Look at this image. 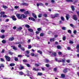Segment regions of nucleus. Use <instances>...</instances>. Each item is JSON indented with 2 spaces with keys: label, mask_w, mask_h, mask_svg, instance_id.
<instances>
[{
  "label": "nucleus",
  "mask_w": 79,
  "mask_h": 79,
  "mask_svg": "<svg viewBox=\"0 0 79 79\" xmlns=\"http://www.w3.org/2000/svg\"><path fill=\"white\" fill-rule=\"evenodd\" d=\"M77 32V31L76 30H75L73 31V33L74 34H76V33Z\"/></svg>",
  "instance_id": "obj_56"
},
{
  "label": "nucleus",
  "mask_w": 79,
  "mask_h": 79,
  "mask_svg": "<svg viewBox=\"0 0 79 79\" xmlns=\"http://www.w3.org/2000/svg\"><path fill=\"white\" fill-rule=\"evenodd\" d=\"M73 19L75 21H77V20H78V18H77V17L76 15H73Z\"/></svg>",
  "instance_id": "obj_1"
},
{
  "label": "nucleus",
  "mask_w": 79,
  "mask_h": 79,
  "mask_svg": "<svg viewBox=\"0 0 79 79\" xmlns=\"http://www.w3.org/2000/svg\"><path fill=\"white\" fill-rule=\"evenodd\" d=\"M5 13L4 12H1L0 13V14L1 15H4L5 14Z\"/></svg>",
  "instance_id": "obj_40"
},
{
  "label": "nucleus",
  "mask_w": 79,
  "mask_h": 79,
  "mask_svg": "<svg viewBox=\"0 0 79 79\" xmlns=\"http://www.w3.org/2000/svg\"><path fill=\"white\" fill-rule=\"evenodd\" d=\"M3 8H4L5 9H6V8H8V7L6 6H3Z\"/></svg>",
  "instance_id": "obj_36"
},
{
  "label": "nucleus",
  "mask_w": 79,
  "mask_h": 79,
  "mask_svg": "<svg viewBox=\"0 0 79 79\" xmlns=\"http://www.w3.org/2000/svg\"><path fill=\"white\" fill-rule=\"evenodd\" d=\"M11 47L14 50H17V48L15 47V46H11Z\"/></svg>",
  "instance_id": "obj_8"
},
{
  "label": "nucleus",
  "mask_w": 79,
  "mask_h": 79,
  "mask_svg": "<svg viewBox=\"0 0 79 79\" xmlns=\"http://www.w3.org/2000/svg\"><path fill=\"white\" fill-rule=\"evenodd\" d=\"M25 27H27V28H29L30 27L29 25L27 24L25 25Z\"/></svg>",
  "instance_id": "obj_16"
},
{
  "label": "nucleus",
  "mask_w": 79,
  "mask_h": 79,
  "mask_svg": "<svg viewBox=\"0 0 79 79\" xmlns=\"http://www.w3.org/2000/svg\"><path fill=\"white\" fill-rule=\"evenodd\" d=\"M20 67H19V69H20V70H21L22 69H24V67H23V65L20 64Z\"/></svg>",
  "instance_id": "obj_7"
},
{
  "label": "nucleus",
  "mask_w": 79,
  "mask_h": 79,
  "mask_svg": "<svg viewBox=\"0 0 79 79\" xmlns=\"http://www.w3.org/2000/svg\"><path fill=\"white\" fill-rule=\"evenodd\" d=\"M44 34L43 33H41L40 34V36L41 37H42V36H44Z\"/></svg>",
  "instance_id": "obj_34"
},
{
  "label": "nucleus",
  "mask_w": 79,
  "mask_h": 79,
  "mask_svg": "<svg viewBox=\"0 0 79 79\" xmlns=\"http://www.w3.org/2000/svg\"><path fill=\"white\" fill-rule=\"evenodd\" d=\"M69 15H66V19L67 20H68L69 19Z\"/></svg>",
  "instance_id": "obj_14"
},
{
  "label": "nucleus",
  "mask_w": 79,
  "mask_h": 79,
  "mask_svg": "<svg viewBox=\"0 0 79 79\" xmlns=\"http://www.w3.org/2000/svg\"><path fill=\"white\" fill-rule=\"evenodd\" d=\"M66 62H67V63H69L70 62V60H67Z\"/></svg>",
  "instance_id": "obj_62"
},
{
  "label": "nucleus",
  "mask_w": 79,
  "mask_h": 79,
  "mask_svg": "<svg viewBox=\"0 0 79 79\" xmlns=\"http://www.w3.org/2000/svg\"><path fill=\"white\" fill-rule=\"evenodd\" d=\"M31 20H32V21H35V19L33 17L31 18Z\"/></svg>",
  "instance_id": "obj_23"
},
{
  "label": "nucleus",
  "mask_w": 79,
  "mask_h": 79,
  "mask_svg": "<svg viewBox=\"0 0 79 79\" xmlns=\"http://www.w3.org/2000/svg\"><path fill=\"white\" fill-rule=\"evenodd\" d=\"M5 57L8 61H10V57L9 56H5Z\"/></svg>",
  "instance_id": "obj_2"
},
{
  "label": "nucleus",
  "mask_w": 79,
  "mask_h": 79,
  "mask_svg": "<svg viewBox=\"0 0 79 79\" xmlns=\"http://www.w3.org/2000/svg\"><path fill=\"white\" fill-rule=\"evenodd\" d=\"M18 8H19V6H15V8L17 9Z\"/></svg>",
  "instance_id": "obj_63"
},
{
  "label": "nucleus",
  "mask_w": 79,
  "mask_h": 79,
  "mask_svg": "<svg viewBox=\"0 0 79 79\" xmlns=\"http://www.w3.org/2000/svg\"><path fill=\"white\" fill-rule=\"evenodd\" d=\"M55 60H56V61H58L59 63H60V62H61V60H58L57 58H55Z\"/></svg>",
  "instance_id": "obj_17"
},
{
  "label": "nucleus",
  "mask_w": 79,
  "mask_h": 79,
  "mask_svg": "<svg viewBox=\"0 0 79 79\" xmlns=\"http://www.w3.org/2000/svg\"><path fill=\"white\" fill-rule=\"evenodd\" d=\"M1 61H5V60H3V58L1 59Z\"/></svg>",
  "instance_id": "obj_58"
},
{
  "label": "nucleus",
  "mask_w": 79,
  "mask_h": 79,
  "mask_svg": "<svg viewBox=\"0 0 79 79\" xmlns=\"http://www.w3.org/2000/svg\"><path fill=\"white\" fill-rule=\"evenodd\" d=\"M57 47L58 49H61V46L60 45L57 46Z\"/></svg>",
  "instance_id": "obj_29"
},
{
  "label": "nucleus",
  "mask_w": 79,
  "mask_h": 79,
  "mask_svg": "<svg viewBox=\"0 0 79 79\" xmlns=\"http://www.w3.org/2000/svg\"><path fill=\"white\" fill-rule=\"evenodd\" d=\"M54 40H55V39L54 38L51 39L50 40V41H51V42H53Z\"/></svg>",
  "instance_id": "obj_28"
},
{
  "label": "nucleus",
  "mask_w": 79,
  "mask_h": 79,
  "mask_svg": "<svg viewBox=\"0 0 79 79\" xmlns=\"http://www.w3.org/2000/svg\"><path fill=\"white\" fill-rule=\"evenodd\" d=\"M59 14H56L55 15V17H58V16H59Z\"/></svg>",
  "instance_id": "obj_43"
},
{
  "label": "nucleus",
  "mask_w": 79,
  "mask_h": 79,
  "mask_svg": "<svg viewBox=\"0 0 79 79\" xmlns=\"http://www.w3.org/2000/svg\"><path fill=\"white\" fill-rule=\"evenodd\" d=\"M28 31H29V32H33V30H32V29H31L30 28L28 29Z\"/></svg>",
  "instance_id": "obj_13"
},
{
  "label": "nucleus",
  "mask_w": 79,
  "mask_h": 79,
  "mask_svg": "<svg viewBox=\"0 0 79 79\" xmlns=\"http://www.w3.org/2000/svg\"><path fill=\"white\" fill-rule=\"evenodd\" d=\"M15 61H18V59L17 58V57H15Z\"/></svg>",
  "instance_id": "obj_51"
},
{
  "label": "nucleus",
  "mask_w": 79,
  "mask_h": 79,
  "mask_svg": "<svg viewBox=\"0 0 79 79\" xmlns=\"http://www.w3.org/2000/svg\"><path fill=\"white\" fill-rule=\"evenodd\" d=\"M1 38L2 39H4L5 38V35H2L1 36Z\"/></svg>",
  "instance_id": "obj_37"
},
{
  "label": "nucleus",
  "mask_w": 79,
  "mask_h": 79,
  "mask_svg": "<svg viewBox=\"0 0 79 79\" xmlns=\"http://www.w3.org/2000/svg\"><path fill=\"white\" fill-rule=\"evenodd\" d=\"M27 75H29V74H30V73H31V72L29 71H27Z\"/></svg>",
  "instance_id": "obj_45"
},
{
  "label": "nucleus",
  "mask_w": 79,
  "mask_h": 79,
  "mask_svg": "<svg viewBox=\"0 0 79 79\" xmlns=\"http://www.w3.org/2000/svg\"><path fill=\"white\" fill-rule=\"evenodd\" d=\"M2 42L3 44H5V43H6V41L5 40H3L2 41Z\"/></svg>",
  "instance_id": "obj_32"
},
{
  "label": "nucleus",
  "mask_w": 79,
  "mask_h": 79,
  "mask_svg": "<svg viewBox=\"0 0 79 79\" xmlns=\"http://www.w3.org/2000/svg\"><path fill=\"white\" fill-rule=\"evenodd\" d=\"M32 16H33L34 18H35V19H37V16H36V15H35V14L33 13H32Z\"/></svg>",
  "instance_id": "obj_10"
},
{
  "label": "nucleus",
  "mask_w": 79,
  "mask_h": 79,
  "mask_svg": "<svg viewBox=\"0 0 79 79\" xmlns=\"http://www.w3.org/2000/svg\"><path fill=\"white\" fill-rule=\"evenodd\" d=\"M33 70H34V71H39V69H35V68H33Z\"/></svg>",
  "instance_id": "obj_20"
},
{
  "label": "nucleus",
  "mask_w": 79,
  "mask_h": 79,
  "mask_svg": "<svg viewBox=\"0 0 79 79\" xmlns=\"http://www.w3.org/2000/svg\"><path fill=\"white\" fill-rule=\"evenodd\" d=\"M1 32L2 33H4V32H5V30H1Z\"/></svg>",
  "instance_id": "obj_49"
},
{
  "label": "nucleus",
  "mask_w": 79,
  "mask_h": 79,
  "mask_svg": "<svg viewBox=\"0 0 79 79\" xmlns=\"http://www.w3.org/2000/svg\"><path fill=\"white\" fill-rule=\"evenodd\" d=\"M58 54L60 55H61L62 54V53L61 52H59L58 53Z\"/></svg>",
  "instance_id": "obj_35"
},
{
  "label": "nucleus",
  "mask_w": 79,
  "mask_h": 79,
  "mask_svg": "<svg viewBox=\"0 0 79 79\" xmlns=\"http://www.w3.org/2000/svg\"><path fill=\"white\" fill-rule=\"evenodd\" d=\"M36 39H37V40H38L39 39H40V38H39V36H36Z\"/></svg>",
  "instance_id": "obj_57"
},
{
  "label": "nucleus",
  "mask_w": 79,
  "mask_h": 79,
  "mask_svg": "<svg viewBox=\"0 0 79 79\" xmlns=\"http://www.w3.org/2000/svg\"><path fill=\"white\" fill-rule=\"evenodd\" d=\"M18 57H22V55H19L18 56Z\"/></svg>",
  "instance_id": "obj_64"
},
{
  "label": "nucleus",
  "mask_w": 79,
  "mask_h": 79,
  "mask_svg": "<svg viewBox=\"0 0 79 79\" xmlns=\"http://www.w3.org/2000/svg\"><path fill=\"white\" fill-rule=\"evenodd\" d=\"M62 39L64 41V40H66V37L65 36H64L62 38Z\"/></svg>",
  "instance_id": "obj_26"
},
{
  "label": "nucleus",
  "mask_w": 79,
  "mask_h": 79,
  "mask_svg": "<svg viewBox=\"0 0 79 79\" xmlns=\"http://www.w3.org/2000/svg\"><path fill=\"white\" fill-rule=\"evenodd\" d=\"M52 55L53 56H56V53L55 52H52Z\"/></svg>",
  "instance_id": "obj_11"
},
{
  "label": "nucleus",
  "mask_w": 79,
  "mask_h": 79,
  "mask_svg": "<svg viewBox=\"0 0 79 79\" xmlns=\"http://www.w3.org/2000/svg\"><path fill=\"white\" fill-rule=\"evenodd\" d=\"M66 1H67V2H72V0H66Z\"/></svg>",
  "instance_id": "obj_47"
},
{
  "label": "nucleus",
  "mask_w": 79,
  "mask_h": 79,
  "mask_svg": "<svg viewBox=\"0 0 79 79\" xmlns=\"http://www.w3.org/2000/svg\"><path fill=\"white\" fill-rule=\"evenodd\" d=\"M69 44H73V42L72 41H70L69 42Z\"/></svg>",
  "instance_id": "obj_42"
},
{
  "label": "nucleus",
  "mask_w": 79,
  "mask_h": 79,
  "mask_svg": "<svg viewBox=\"0 0 79 79\" xmlns=\"http://www.w3.org/2000/svg\"><path fill=\"white\" fill-rule=\"evenodd\" d=\"M9 54L11 55H12L13 54V53L10 52H9Z\"/></svg>",
  "instance_id": "obj_39"
},
{
  "label": "nucleus",
  "mask_w": 79,
  "mask_h": 79,
  "mask_svg": "<svg viewBox=\"0 0 79 79\" xmlns=\"http://www.w3.org/2000/svg\"><path fill=\"white\" fill-rule=\"evenodd\" d=\"M77 52H79V44H78L77 46Z\"/></svg>",
  "instance_id": "obj_9"
},
{
  "label": "nucleus",
  "mask_w": 79,
  "mask_h": 79,
  "mask_svg": "<svg viewBox=\"0 0 79 79\" xmlns=\"http://www.w3.org/2000/svg\"><path fill=\"white\" fill-rule=\"evenodd\" d=\"M70 26L72 27H75V26H74V25L72 24H70Z\"/></svg>",
  "instance_id": "obj_22"
},
{
  "label": "nucleus",
  "mask_w": 79,
  "mask_h": 79,
  "mask_svg": "<svg viewBox=\"0 0 79 79\" xmlns=\"http://www.w3.org/2000/svg\"><path fill=\"white\" fill-rule=\"evenodd\" d=\"M26 53L27 54H29V51H27L26 52Z\"/></svg>",
  "instance_id": "obj_52"
},
{
  "label": "nucleus",
  "mask_w": 79,
  "mask_h": 79,
  "mask_svg": "<svg viewBox=\"0 0 79 79\" xmlns=\"http://www.w3.org/2000/svg\"><path fill=\"white\" fill-rule=\"evenodd\" d=\"M23 62H27V60H26L25 59L23 60Z\"/></svg>",
  "instance_id": "obj_61"
},
{
  "label": "nucleus",
  "mask_w": 79,
  "mask_h": 79,
  "mask_svg": "<svg viewBox=\"0 0 79 79\" xmlns=\"http://www.w3.org/2000/svg\"><path fill=\"white\" fill-rule=\"evenodd\" d=\"M24 73L22 72H19V74H20V75H23Z\"/></svg>",
  "instance_id": "obj_30"
},
{
  "label": "nucleus",
  "mask_w": 79,
  "mask_h": 79,
  "mask_svg": "<svg viewBox=\"0 0 79 79\" xmlns=\"http://www.w3.org/2000/svg\"><path fill=\"white\" fill-rule=\"evenodd\" d=\"M2 68H4V65L3 64H0V71H1V70L3 69Z\"/></svg>",
  "instance_id": "obj_5"
},
{
  "label": "nucleus",
  "mask_w": 79,
  "mask_h": 79,
  "mask_svg": "<svg viewBox=\"0 0 79 79\" xmlns=\"http://www.w3.org/2000/svg\"><path fill=\"white\" fill-rule=\"evenodd\" d=\"M61 20H62V21H64V17H61Z\"/></svg>",
  "instance_id": "obj_50"
},
{
  "label": "nucleus",
  "mask_w": 79,
  "mask_h": 79,
  "mask_svg": "<svg viewBox=\"0 0 79 79\" xmlns=\"http://www.w3.org/2000/svg\"><path fill=\"white\" fill-rule=\"evenodd\" d=\"M27 16L24 15V14H22L21 15V19L22 18L23 19H24L26 18Z\"/></svg>",
  "instance_id": "obj_4"
},
{
  "label": "nucleus",
  "mask_w": 79,
  "mask_h": 79,
  "mask_svg": "<svg viewBox=\"0 0 79 79\" xmlns=\"http://www.w3.org/2000/svg\"><path fill=\"white\" fill-rule=\"evenodd\" d=\"M46 63H48L49 62V60L48 59H46L45 60Z\"/></svg>",
  "instance_id": "obj_27"
},
{
  "label": "nucleus",
  "mask_w": 79,
  "mask_h": 79,
  "mask_svg": "<svg viewBox=\"0 0 79 79\" xmlns=\"http://www.w3.org/2000/svg\"><path fill=\"white\" fill-rule=\"evenodd\" d=\"M20 11L21 12H23L25 11V10H24V9H21L20 10Z\"/></svg>",
  "instance_id": "obj_25"
},
{
  "label": "nucleus",
  "mask_w": 79,
  "mask_h": 79,
  "mask_svg": "<svg viewBox=\"0 0 79 79\" xmlns=\"http://www.w3.org/2000/svg\"><path fill=\"white\" fill-rule=\"evenodd\" d=\"M61 77H62V78H64V77H65V75L64 74H62L61 75Z\"/></svg>",
  "instance_id": "obj_18"
},
{
  "label": "nucleus",
  "mask_w": 79,
  "mask_h": 79,
  "mask_svg": "<svg viewBox=\"0 0 79 79\" xmlns=\"http://www.w3.org/2000/svg\"><path fill=\"white\" fill-rule=\"evenodd\" d=\"M24 14L25 15H27L28 14H29V12L28 11H26L25 12H24Z\"/></svg>",
  "instance_id": "obj_12"
},
{
  "label": "nucleus",
  "mask_w": 79,
  "mask_h": 79,
  "mask_svg": "<svg viewBox=\"0 0 79 79\" xmlns=\"http://www.w3.org/2000/svg\"><path fill=\"white\" fill-rule=\"evenodd\" d=\"M26 3H23L21 4V5H25Z\"/></svg>",
  "instance_id": "obj_53"
},
{
  "label": "nucleus",
  "mask_w": 79,
  "mask_h": 79,
  "mask_svg": "<svg viewBox=\"0 0 79 79\" xmlns=\"http://www.w3.org/2000/svg\"><path fill=\"white\" fill-rule=\"evenodd\" d=\"M13 40H14V38L13 37H12L11 38H10L9 39V40L10 41H12Z\"/></svg>",
  "instance_id": "obj_15"
},
{
  "label": "nucleus",
  "mask_w": 79,
  "mask_h": 79,
  "mask_svg": "<svg viewBox=\"0 0 79 79\" xmlns=\"http://www.w3.org/2000/svg\"><path fill=\"white\" fill-rule=\"evenodd\" d=\"M45 66L46 67H50V65H49V64H46Z\"/></svg>",
  "instance_id": "obj_38"
},
{
  "label": "nucleus",
  "mask_w": 79,
  "mask_h": 79,
  "mask_svg": "<svg viewBox=\"0 0 79 79\" xmlns=\"http://www.w3.org/2000/svg\"><path fill=\"white\" fill-rule=\"evenodd\" d=\"M15 65V64L14 63H11L10 64V66H14Z\"/></svg>",
  "instance_id": "obj_19"
},
{
  "label": "nucleus",
  "mask_w": 79,
  "mask_h": 79,
  "mask_svg": "<svg viewBox=\"0 0 79 79\" xmlns=\"http://www.w3.org/2000/svg\"><path fill=\"white\" fill-rule=\"evenodd\" d=\"M67 71L68 70H67V69H65L64 71V73H66V72H67Z\"/></svg>",
  "instance_id": "obj_44"
},
{
  "label": "nucleus",
  "mask_w": 79,
  "mask_h": 79,
  "mask_svg": "<svg viewBox=\"0 0 79 79\" xmlns=\"http://www.w3.org/2000/svg\"><path fill=\"white\" fill-rule=\"evenodd\" d=\"M31 56H34V53H31Z\"/></svg>",
  "instance_id": "obj_46"
},
{
  "label": "nucleus",
  "mask_w": 79,
  "mask_h": 79,
  "mask_svg": "<svg viewBox=\"0 0 79 79\" xmlns=\"http://www.w3.org/2000/svg\"><path fill=\"white\" fill-rule=\"evenodd\" d=\"M22 30V27H18L17 28V30H18L19 31H21V30Z\"/></svg>",
  "instance_id": "obj_21"
},
{
  "label": "nucleus",
  "mask_w": 79,
  "mask_h": 79,
  "mask_svg": "<svg viewBox=\"0 0 79 79\" xmlns=\"http://www.w3.org/2000/svg\"><path fill=\"white\" fill-rule=\"evenodd\" d=\"M30 42H31V40H29L27 42V43L28 44H29V43H30Z\"/></svg>",
  "instance_id": "obj_48"
},
{
  "label": "nucleus",
  "mask_w": 79,
  "mask_h": 79,
  "mask_svg": "<svg viewBox=\"0 0 79 79\" xmlns=\"http://www.w3.org/2000/svg\"><path fill=\"white\" fill-rule=\"evenodd\" d=\"M26 65L27 66V67H28V68H29V67H30V65H29V64H26Z\"/></svg>",
  "instance_id": "obj_54"
},
{
  "label": "nucleus",
  "mask_w": 79,
  "mask_h": 79,
  "mask_svg": "<svg viewBox=\"0 0 79 79\" xmlns=\"http://www.w3.org/2000/svg\"><path fill=\"white\" fill-rule=\"evenodd\" d=\"M16 16L18 19H21V15H20V14H17Z\"/></svg>",
  "instance_id": "obj_3"
},
{
  "label": "nucleus",
  "mask_w": 79,
  "mask_h": 79,
  "mask_svg": "<svg viewBox=\"0 0 79 79\" xmlns=\"http://www.w3.org/2000/svg\"><path fill=\"white\" fill-rule=\"evenodd\" d=\"M35 66H36V67L39 66V65L38 64H35Z\"/></svg>",
  "instance_id": "obj_60"
},
{
  "label": "nucleus",
  "mask_w": 79,
  "mask_h": 79,
  "mask_svg": "<svg viewBox=\"0 0 79 79\" xmlns=\"http://www.w3.org/2000/svg\"><path fill=\"white\" fill-rule=\"evenodd\" d=\"M62 30H66V27H62Z\"/></svg>",
  "instance_id": "obj_33"
},
{
  "label": "nucleus",
  "mask_w": 79,
  "mask_h": 79,
  "mask_svg": "<svg viewBox=\"0 0 79 79\" xmlns=\"http://www.w3.org/2000/svg\"><path fill=\"white\" fill-rule=\"evenodd\" d=\"M68 32L70 34H71V31L70 30H69Z\"/></svg>",
  "instance_id": "obj_41"
},
{
  "label": "nucleus",
  "mask_w": 79,
  "mask_h": 79,
  "mask_svg": "<svg viewBox=\"0 0 79 79\" xmlns=\"http://www.w3.org/2000/svg\"><path fill=\"white\" fill-rule=\"evenodd\" d=\"M44 17H47V15L46 14H45L44 15Z\"/></svg>",
  "instance_id": "obj_59"
},
{
  "label": "nucleus",
  "mask_w": 79,
  "mask_h": 79,
  "mask_svg": "<svg viewBox=\"0 0 79 79\" xmlns=\"http://www.w3.org/2000/svg\"><path fill=\"white\" fill-rule=\"evenodd\" d=\"M28 48L29 49H30V48H32V46H31V45H28Z\"/></svg>",
  "instance_id": "obj_31"
},
{
  "label": "nucleus",
  "mask_w": 79,
  "mask_h": 79,
  "mask_svg": "<svg viewBox=\"0 0 79 79\" xmlns=\"http://www.w3.org/2000/svg\"><path fill=\"white\" fill-rule=\"evenodd\" d=\"M71 8H72V11L74 10L75 9H74V6H71Z\"/></svg>",
  "instance_id": "obj_24"
},
{
  "label": "nucleus",
  "mask_w": 79,
  "mask_h": 79,
  "mask_svg": "<svg viewBox=\"0 0 79 79\" xmlns=\"http://www.w3.org/2000/svg\"><path fill=\"white\" fill-rule=\"evenodd\" d=\"M7 16L6 15H2V17L3 18H6V17Z\"/></svg>",
  "instance_id": "obj_55"
},
{
  "label": "nucleus",
  "mask_w": 79,
  "mask_h": 79,
  "mask_svg": "<svg viewBox=\"0 0 79 79\" xmlns=\"http://www.w3.org/2000/svg\"><path fill=\"white\" fill-rule=\"evenodd\" d=\"M11 18L14 21L16 20V19L15 18V16L14 15H12L11 17Z\"/></svg>",
  "instance_id": "obj_6"
}]
</instances>
